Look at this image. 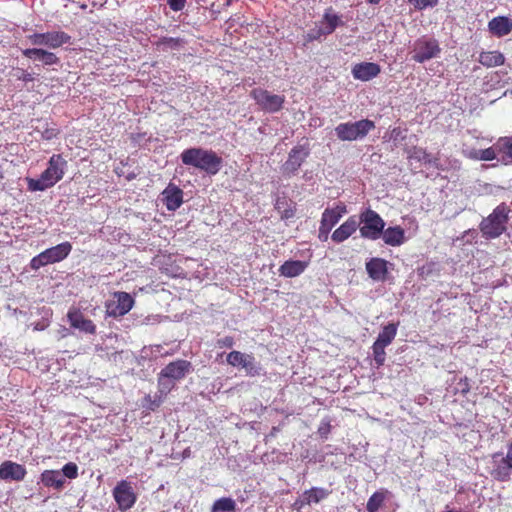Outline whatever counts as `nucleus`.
<instances>
[{
	"label": "nucleus",
	"mask_w": 512,
	"mask_h": 512,
	"mask_svg": "<svg viewBox=\"0 0 512 512\" xmlns=\"http://www.w3.org/2000/svg\"><path fill=\"white\" fill-rule=\"evenodd\" d=\"M184 165L192 166L209 175L217 174L222 167V158L212 150L194 147L184 150L180 155Z\"/></svg>",
	"instance_id": "obj_1"
},
{
	"label": "nucleus",
	"mask_w": 512,
	"mask_h": 512,
	"mask_svg": "<svg viewBox=\"0 0 512 512\" xmlns=\"http://www.w3.org/2000/svg\"><path fill=\"white\" fill-rule=\"evenodd\" d=\"M67 161L60 155L54 154L50 157L48 167L37 179L26 178L28 190L32 192L45 191L60 181L65 173Z\"/></svg>",
	"instance_id": "obj_2"
},
{
	"label": "nucleus",
	"mask_w": 512,
	"mask_h": 512,
	"mask_svg": "<svg viewBox=\"0 0 512 512\" xmlns=\"http://www.w3.org/2000/svg\"><path fill=\"white\" fill-rule=\"evenodd\" d=\"M192 372L193 366L187 360L178 359L170 362L158 374L159 392L167 394L174 388L175 382L182 380Z\"/></svg>",
	"instance_id": "obj_3"
},
{
	"label": "nucleus",
	"mask_w": 512,
	"mask_h": 512,
	"mask_svg": "<svg viewBox=\"0 0 512 512\" xmlns=\"http://www.w3.org/2000/svg\"><path fill=\"white\" fill-rule=\"evenodd\" d=\"M510 209L506 204L498 205L491 214L483 218L479 229L485 239H496L507 229L508 213Z\"/></svg>",
	"instance_id": "obj_4"
},
{
	"label": "nucleus",
	"mask_w": 512,
	"mask_h": 512,
	"mask_svg": "<svg viewBox=\"0 0 512 512\" xmlns=\"http://www.w3.org/2000/svg\"><path fill=\"white\" fill-rule=\"evenodd\" d=\"M375 128V123L369 119L356 122L340 123L335 127V134L341 141H357L365 138Z\"/></svg>",
	"instance_id": "obj_5"
},
{
	"label": "nucleus",
	"mask_w": 512,
	"mask_h": 512,
	"mask_svg": "<svg viewBox=\"0 0 512 512\" xmlns=\"http://www.w3.org/2000/svg\"><path fill=\"white\" fill-rule=\"evenodd\" d=\"M357 220L361 237L373 241L381 237L385 228V221L376 211L367 208L360 213Z\"/></svg>",
	"instance_id": "obj_6"
},
{
	"label": "nucleus",
	"mask_w": 512,
	"mask_h": 512,
	"mask_svg": "<svg viewBox=\"0 0 512 512\" xmlns=\"http://www.w3.org/2000/svg\"><path fill=\"white\" fill-rule=\"evenodd\" d=\"M27 40L34 46L58 49L65 44H69L71 36L64 31H48L46 33L28 35Z\"/></svg>",
	"instance_id": "obj_7"
},
{
	"label": "nucleus",
	"mask_w": 512,
	"mask_h": 512,
	"mask_svg": "<svg viewBox=\"0 0 512 512\" xmlns=\"http://www.w3.org/2000/svg\"><path fill=\"white\" fill-rule=\"evenodd\" d=\"M250 95L260 109L268 113L278 112L285 102L283 95L273 94L262 88L253 89Z\"/></svg>",
	"instance_id": "obj_8"
},
{
	"label": "nucleus",
	"mask_w": 512,
	"mask_h": 512,
	"mask_svg": "<svg viewBox=\"0 0 512 512\" xmlns=\"http://www.w3.org/2000/svg\"><path fill=\"white\" fill-rule=\"evenodd\" d=\"M441 49L437 40L421 38L414 44L412 59L418 63H424L430 59L439 57Z\"/></svg>",
	"instance_id": "obj_9"
},
{
	"label": "nucleus",
	"mask_w": 512,
	"mask_h": 512,
	"mask_svg": "<svg viewBox=\"0 0 512 512\" xmlns=\"http://www.w3.org/2000/svg\"><path fill=\"white\" fill-rule=\"evenodd\" d=\"M134 305V299L127 292H115L113 297L106 302L108 316L117 318L127 314Z\"/></svg>",
	"instance_id": "obj_10"
},
{
	"label": "nucleus",
	"mask_w": 512,
	"mask_h": 512,
	"mask_svg": "<svg viewBox=\"0 0 512 512\" xmlns=\"http://www.w3.org/2000/svg\"><path fill=\"white\" fill-rule=\"evenodd\" d=\"M113 497L120 510L126 511L132 508L137 500V496L131 483L121 480L113 489Z\"/></svg>",
	"instance_id": "obj_11"
},
{
	"label": "nucleus",
	"mask_w": 512,
	"mask_h": 512,
	"mask_svg": "<svg viewBox=\"0 0 512 512\" xmlns=\"http://www.w3.org/2000/svg\"><path fill=\"white\" fill-rule=\"evenodd\" d=\"M308 155L309 151L303 146L292 148L288 154V159L282 165V173L288 177L295 175Z\"/></svg>",
	"instance_id": "obj_12"
},
{
	"label": "nucleus",
	"mask_w": 512,
	"mask_h": 512,
	"mask_svg": "<svg viewBox=\"0 0 512 512\" xmlns=\"http://www.w3.org/2000/svg\"><path fill=\"white\" fill-rule=\"evenodd\" d=\"M27 470L24 465L11 460H5L0 464V480L6 482H21L25 479Z\"/></svg>",
	"instance_id": "obj_13"
},
{
	"label": "nucleus",
	"mask_w": 512,
	"mask_h": 512,
	"mask_svg": "<svg viewBox=\"0 0 512 512\" xmlns=\"http://www.w3.org/2000/svg\"><path fill=\"white\" fill-rule=\"evenodd\" d=\"M227 362L232 366H240L249 375L258 374V367L254 356L239 351H232L227 355Z\"/></svg>",
	"instance_id": "obj_14"
},
{
	"label": "nucleus",
	"mask_w": 512,
	"mask_h": 512,
	"mask_svg": "<svg viewBox=\"0 0 512 512\" xmlns=\"http://www.w3.org/2000/svg\"><path fill=\"white\" fill-rule=\"evenodd\" d=\"M388 261L374 257L366 262L365 268L373 281L383 282L388 274Z\"/></svg>",
	"instance_id": "obj_15"
},
{
	"label": "nucleus",
	"mask_w": 512,
	"mask_h": 512,
	"mask_svg": "<svg viewBox=\"0 0 512 512\" xmlns=\"http://www.w3.org/2000/svg\"><path fill=\"white\" fill-rule=\"evenodd\" d=\"M70 326L87 334H94L96 326L77 309H70L67 314Z\"/></svg>",
	"instance_id": "obj_16"
},
{
	"label": "nucleus",
	"mask_w": 512,
	"mask_h": 512,
	"mask_svg": "<svg viewBox=\"0 0 512 512\" xmlns=\"http://www.w3.org/2000/svg\"><path fill=\"white\" fill-rule=\"evenodd\" d=\"M380 66L372 62H362L356 64L352 68V75L354 79L361 81H369L380 73Z\"/></svg>",
	"instance_id": "obj_17"
},
{
	"label": "nucleus",
	"mask_w": 512,
	"mask_h": 512,
	"mask_svg": "<svg viewBox=\"0 0 512 512\" xmlns=\"http://www.w3.org/2000/svg\"><path fill=\"white\" fill-rule=\"evenodd\" d=\"M359 227V222L356 216H350L344 223H342L331 235V239L335 243H342L353 235Z\"/></svg>",
	"instance_id": "obj_18"
},
{
	"label": "nucleus",
	"mask_w": 512,
	"mask_h": 512,
	"mask_svg": "<svg viewBox=\"0 0 512 512\" xmlns=\"http://www.w3.org/2000/svg\"><path fill=\"white\" fill-rule=\"evenodd\" d=\"M72 250L70 242H62L54 247L44 250L42 253L48 264L60 262L68 257Z\"/></svg>",
	"instance_id": "obj_19"
},
{
	"label": "nucleus",
	"mask_w": 512,
	"mask_h": 512,
	"mask_svg": "<svg viewBox=\"0 0 512 512\" xmlns=\"http://www.w3.org/2000/svg\"><path fill=\"white\" fill-rule=\"evenodd\" d=\"M163 201L169 211L177 210L183 202V191L173 185H169L163 191Z\"/></svg>",
	"instance_id": "obj_20"
},
{
	"label": "nucleus",
	"mask_w": 512,
	"mask_h": 512,
	"mask_svg": "<svg viewBox=\"0 0 512 512\" xmlns=\"http://www.w3.org/2000/svg\"><path fill=\"white\" fill-rule=\"evenodd\" d=\"M308 265V261L288 260L279 267V273L281 276L294 278L301 275L307 269Z\"/></svg>",
	"instance_id": "obj_21"
},
{
	"label": "nucleus",
	"mask_w": 512,
	"mask_h": 512,
	"mask_svg": "<svg viewBox=\"0 0 512 512\" xmlns=\"http://www.w3.org/2000/svg\"><path fill=\"white\" fill-rule=\"evenodd\" d=\"M381 237L386 245L392 247L401 246L406 241L405 230L400 226L384 228Z\"/></svg>",
	"instance_id": "obj_22"
},
{
	"label": "nucleus",
	"mask_w": 512,
	"mask_h": 512,
	"mask_svg": "<svg viewBox=\"0 0 512 512\" xmlns=\"http://www.w3.org/2000/svg\"><path fill=\"white\" fill-rule=\"evenodd\" d=\"M40 482L45 487L62 490L66 479H64V475L59 470H45L40 475Z\"/></svg>",
	"instance_id": "obj_23"
},
{
	"label": "nucleus",
	"mask_w": 512,
	"mask_h": 512,
	"mask_svg": "<svg viewBox=\"0 0 512 512\" xmlns=\"http://www.w3.org/2000/svg\"><path fill=\"white\" fill-rule=\"evenodd\" d=\"M346 213L347 209L344 204H338L333 208H326L322 213L321 223L333 228Z\"/></svg>",
	"instance_id": "obj_24"
},
{
	"label": "nucleus",
	"mask_w": 512,
	"mask_h": 512,
	"mask_svg": "<svg viewBox=\"0 0 512 512\" xmlns=\"http://www.w3.org/2000/svg\"><path fill=\"white\" fill-rule=\"evenodd\" d=\"M489 30L493 35L502 37L508 35L512 30V21L503 16L493 18L488 24Z\"/></svg>",
	"instance_id": "obj_25"
},
{
	"label": "nucleus",
	"mask_w": 512,
	"mask_h": 512,
	"mask_svg": "<svg viewBox=\"0 0 512 512\" xmlns=\"http://www.w3.org/2000/svg\"><path fill=\"white\" fill-rule=\"evenodd\" d=\"M318 25L322 31H324L325 35H329L333 33L338 26L342 25V21L340 17L335 14L331 8H329L325 11L323 18Z\"/></svg>",
	"instance_id": "obj_26"
},
{
	"label": "nucleus",
	"mask_w": 512,
	"mask_h": 512,
	"mask_svg": "<svg viewBox=\"0 0 512 512\" xmlns=\"http://www.w3.org/2000/svg\"><path fill=\"white\" fill-rule=\"evenodd\" d=\"M303 493V501L309 503L310 506L312 504H318L321 501L325 500L329 496L330 491L322 487H312L311 489L305 490Z\"/></svg>",
	"instance_id": "obj_27"
},
{
	"label": "nucleus",
	"mask_w": 512,
	"mask_h": 512,
	"mask_svg": "<svg viewBox=\"0 0 512 512\" xmlns=\"http://www.w3.org/2000/svg\"><path fill=\"white\" fill-rule=\"evenodd\" d=\"M397 329L398 323H389L385 325L382 331L379 333L375 343L387 347L396 337Z\"/></svg>",
	"instance_id": "obj_28"
},
{
	"label": "nucleus",
	"mask_w": 512,
	"mask_h": 512,
	"mask_svg": "<svg viewBox=\"0 0 512 512\" xmlns=\"http://www.w3.org/2000/svg\"><path fill=\"white\" fill-rule=\"evenodd\" d=\"M504 56L498 51L482 52L479 56V62L486 67H496L504 63Z\"/></svg>",
	"instance_id": "obj_29"
},
{
	"label": "nucleus",
	"mask_w": 512,
	"mask_h": 512,
	"mask_svg": "<svg viewBox=\"0 0 512 512\" xmlns=\"http://www.w3.org/2000/svg\"><path fill=\"white\" fill-rule=\"evenodd\" d=\"M389 492L385 489H380L373 493L367 501L366 509L368 512H378L384 504Z\"/></svg>",
	"instance_id": "obj_30"
},
{
	"label": "nucleus",
	"mask_w": 512,
	"mask_h": 512,
	"mask_svg": "<svg viewBox=\"0 0 512 512\" xmlns=\"http://www.w3.org/2000/svg\"><path fill=\"white\" fill-rule=\"evenodd\" d=\"M512 470V462L507 461V457H503L493 469L492 475L499 481H506L510 478Z\"/></svg>",
	"instance_id": "obj_31"
},
{
	"label": "nucleus",
	"mask_w": 512,
	"mask_h": 512,
	"mask_svg": "<svg viewBox=\"0 0 512 512\" xmlns=\"http://www.w3.org/2000/svg\"><path fill=\"white\" fill-rule=\"evenodd\" d=\"M211 512H236V502L230 497L219 498L214 502Z\"/></svg>",
	"instance_id": "obj_32"
},
{
	"label": "nucleus",
	"mask_w": 512,
	"mask_h": 512,
	"mask_svg": "<svg viewBox=\"0 0 512 512\" xmlns=\"http://www.w3.org/2000/svg\"><path fill=\"white\" fill-rule=\"evenodd\" d=\"M183 44V40L180 38L173 37H162L156 42L158 49H179Z\"/></svg>",
	"instance_id": "obj_33"
},
{
	"label": "nucleus",
	"mask_w": 512,
	"mask_h": 512,
	"mask_svg": "<svg viewBox=\"0 0 512 512\" xmlns=\"http://www.w3.org/2000/svg\"><path fill=\"white\" fill-rule=\"evenodd\" d=\"M409 158L412 161L424 164H431L433 162L432 156L422 148H413L409 154Z\"/></svg>",
	"instance_id": "obj_34"
},
{
	"label": "nucleus",
	"mask_w": 512,
	"mask_h": 512,
	"mask_svg": "<svg viewBox=\"0 0 512 512\" xmlns=\"http://www.w3.org/2000/svg\"><path fill=\"white\" fill-rule=\"evenodd\" d=\"M385 346H382L377 343H373L372 350H373V358L377 366H382L386 359V352H385Z\"/></svg>",
	"instance_id": "obj_35"
},
{
	"label": "nucleus",
	"mask_w": 512,
	"mask_h": 512,
	"mask_svg": "<svg viewBox=\"0 0 512 512\" xmlns=\"http://www.w3.org/2000/svg\"><path fill=\"white\" fill-rule=\"evenodd\" d=\"M47 50L43 48H27L22 51L23 55L29 59L39 60L42 62Z\"/></svg>",
	"instance_id": "obj_36"
},
{
	"label": "nucleus",
	"mask_w": 512,
	"mask_h": 512,
	"mask_svg": "<svg viewBox=\"0 0 512 512\" xmlns=\"http://www.w3.org/2000/svg\"><path fill=\"white\" fill-rule=\"evenodd\" d=\"M61 473L64 475V479H75L78 477V466L73 462H69L63 466Z\"/></svg>",
	"instance_id": "obj_37"
},
{
	"label": "nucleus",
	"mask_w": 512,
	"mask_h": 512,
	"mask_svg": "<svg viewBox=\"0 0 512 512\" xmlns=\"http://www.w3.org/2000/svg\"><path fill=\"white\" fill-rule=\"evenodd\" d=\"M501 151L503 155L500 160L505 164L512 163V140H506Z\"/></svg>",
	"instance_id": "obj_38"
},
{
	"label": "nucleus",
	"mask_w": 512,
	"mask_h": 512,
	"mask_svg": "<svg viewBox=\"0 0 512 512\" xmlns=\"http://www.w3.org/2000/svg\"><path fill=\"white\" fill-rule=\"evenodd\" d=\"M408 1L417 10H424L428 7H434L438 3V0H408Z\"/></svg>",
	"instance_id": "obj_39"
},
{
	"label": "nucleus",
	"mask_w": 512,
	"mask_h": 512,
	"mask_svg": "<svg viewBox=\"0 0 512 512\" xmlns=\"http://www.w3.org/2000/svg\"><path fill=\"white\" fill-rule=\"evenodd\" d=\"M322 36H326L324 31L320 28L318 24L315 25L314 28L310 29L306 35L307 41L311 42L314 40L320 39Z\"/></svg>",
	"instance_id": "obj_40"
},
{
	"label": "nucleus",
	"mask_w": 512,
	"mask_h": 512,
	"mask_svg": "<svg viewBox=\"0 0 512 512\" xmlns=\"http://www.w3.org/2000/svg\"><path fill=\"white\" fill-rule=\"evenodd\" d=\"M46 265H48V263H47L46 258L42 252L40 254H38L37 256L33 257L30 262V266L33 270H38L41 267H44Z\"/></svg>",
	"instance_id": "obj_41"
},
{
	"label": "nucleus",
	"mask_w": 512,
	"mask_h": 512,
	"mask_svg": "<svg viewBox=\"0 0 512 512\" xmlns=\"http://www.w3.org/2000/svg\"><path fill=\"white\" fill-rule=\"evenodd\" d=\"M479 160L491 161L497 157L495 149L493 147L479 150Z\"/></svg>",
	"instance_id": "obj_42"
},
{
	"label": "nucleus",
	"mask_w": 512,
	"mask_h": 512,
	"mask_svg": "<svg viewBox=\"0 0 512 512\" xmlns=\"http://www.w3.org/2000/svg\"><path fill=\"white\" fill-rule=\"evenodd\" d=\"M59 62V57L55 53L50 52L48 50L46 51L45 56L42 60V64L46 66L57 65L59 64Z\"/></svg>",
	"instance_id": "obj_43"
},
{
	"label": "nucleus",
	"mask_w": 512,
	"mask_h": 512,
	"mask_svg": "<svg viewBox=\"0 0 512 512\" xmlns=\"http://www.w3.org/2000/svg\"><path fill=\"white\" fill-rule=\"evenodd\" d=\"M406 138L405 130H402L400 127L393 128L390 133V139L395 143L402 141Z\"/></svg>",
	"instance_id": "obj_44"
},
{
	"label": "nucleus",
	"mask_w": 512,
	"mask_h": 512,
	"mask_svg": "<svg viewBox=\"0 0 512 512\" xmlns=\"http://www.w3.org/2000/svg\"><path fill=\"white\" fill-rule=\"evenodd\" d=\"M171 10L178 12L184 9L186 0H167Z\"/></svg>",
	"instance_id": "obj_45"
},
{
	"label": "nucleus",
	"mask_w": 512,
	"mask_h": 512,
	"mask_svg": "<svg viewBox=\"0 0 512 512\" xmlns=\"http://www.w3.org/2000/svg\"><path fill=\"white\" fill-rule=\"evenodd\" d=\"M281 219L288 220L295 216V205L291 203L290 206H287L282 212L279 213Z\"/></svg>",
	"instance_id": "obj_46"
},
{
	"label": "nucleus",
	"mask_w": 512,
	"mask_h": 512,
	"mask_svg": "<svg viewBox=\"0 0 512 512\" xmlns=\"http://www.w3.org/2000/svg\"><path fill=\"white\" fill-rule=\"evenodd\" d=\"M331 230H332L331 227L326 226L320 222L319 233H318V238L320 239V241H323V242L327 241Z\"/></svg>",
	"instance_id": "obj_47"
},
{
	"label": "nucleus",
	"mask_w": 512,
	"mask_h": 512,
	"mask_svg": "<svg viewBox=\"0 0 512 512\" xmlns=\"http://www.w3.org/2000/svg\"><path fill=\"white\" fill-rule=\"evenodd\" d=\"M16 78L18 80H21V81H24V82H31L34 80V77L31 73L25 71V70H22V69H18L17 71V74H16Z\"/></svg>",
	"instance_id": "obj_48"
},
{
	"label": "nucleus",
	"mask_w": 512,
	"mask_h": 512,
	"mask_svg": "<svg viewBox=\"0 0 512 512\" xmlns=\"http://www.w3.org/2000/svg\"><path fill=\"white\" fill-rule=\"evenodd\" d=\"M291 203H288L285 197H278L275 203V209L278 213L282 212L287 206H290Z\"/></svg>",
	"instance_id": "obj_49"
},
{
	"label": "nucleus",
	"mask_w": 512,
	"mask_h": 512,
	"mask_svg": "<svg viewBox=\"0 0 512 512\" xmlns=\"http://www.w3.org/2000/svg\"><path fill=\"white\" fill-rule=\"evenodd\" d=\"M58 134V130L54 129V128H46L43 132H42V138L46 139V140H51L53 139L54 137H56Z\"/></svg>",
	"instance_id": "obj_50"
},
{
	"label": "nucleus",
	"mask_w": 512,
	"mask_h": 512,
	"mask_svg": "<svg viewBox=\"0 0 512 512\" xmlns=\"http://www.w3.org/2000/svg\"><path fill=\"white\" fill-rule=\"evenodd\" d=\"M304 500V493H302L299 498L295 501L294 503V507L298 510L302 509L303 507H305L306 505H309V503H306L303 501Z\"/></svg>",
	"instance_id": "obj_51"
},
{
	"label": "nucleus",
	"mask_w": 512,
	"mask_h": 512,
	"mask_svg": "<svg viewBox=\"0 0 512 512\" xmlns=\"http://www.w3.org/2000/svg\"><path fill=\"white\" fill-rule=\"evenodd\" d=\"M223 346H226V347H232L233 346V338L231 337H224L223 339H221L219 341Z\"/></svg>",
	"instance_id": "obj_52"
},
{
	"label": "nucleus",
	"mask_w": 512,
	"mask_h": 512,
	"mask_svg": "<svg viewBox=\"0 0 512 512\" xmlns=\"http://www.w3.org/2000/svg\"><path fill=\"white\" fill-rule=\"evenodd\" d=\"M479 150H472L469 152L468 156L472 159L479 160Z\"/></svg>",
	"instance_id": "obj_53"
},
{
	"label": "nucleus",
	"mask_w": 512,
	"mask_h": 512,
	"mask_svg": "<svg viewBox=\"0 0 512 512\" xmlns=\"http://www.w3.org/2000/svg\"><path fill=\"white\" fill-rule=\"evenodd\" d=\"M370 4H378L380 0H367Z\"/></svg>",
	"instance_id": "obj_54"
},
{
	"label": "nucleus",
	"mask_w": 512,
	"mask_h": 512,
	"mask_svg": "<svg viewBox=\"0 0 512 512\" xmlns=\"http://www.w3.org/2000/svg\"><path fill=\"white\" fill-rule=\"evenodd\" d=\"M319 432H320L321 434H324V432H323V428H320V429H319Z\"/></svg>",
	"instance_id": "obj_55"
},
{
	"label": "nucleus",
	"mask_w": 512,
	"mask_h": 512,
	"mask_svg": "<svg viewBox=\"0 0 512 512\" xmlns=\"http://www.w3.org/2000/svg\"><path fill=\"white\" fill-rule=\"evenodd\" d=\"M277 429L274 427L273 428V431H272V434L276 433Z\"/></svg>",
	"instance_id": "obj_56"
}]
</instances>
